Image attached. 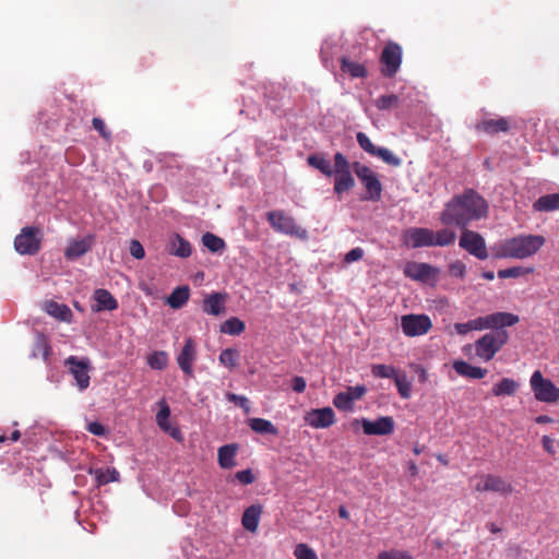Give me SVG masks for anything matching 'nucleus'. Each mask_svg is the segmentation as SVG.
Wrapping results in <instances>:
<instances>
[{
    "label": "nucleus",
    "instance_id": "obj_62",
    "mask_svg": "<svg viewBox=\"0 0 559 559\" xmlns=\"http://www.w3.org/2000/svg\"><path fill=\"white\" fill-rule=\"evenodd\" d=\"M382 100H383L382 105H388V106L394 105L399 102L397 96H395V95H390L388 97H383Z\"/></svg>",
    "mask_w": 559,
    "mask_h": 559
},
{
    "label": "nucleus",
    "instance_id": "obj_46",
    "mask_svg": "<svg viewBox=\"0 0 559 559\" xmlns=\"http://www.w3.org/2000/svg\"><path fill=\"white\" fill-rule=\"evenodd\" d=\"M333 405L340 411H352L354 404L352 402V397L347 395L345 392L337 393L333 399Z\"/></svg>",
    "mask_w": 559,
    "mask_h": 559
},
{
    "label": "nucleus",
    "instance_id": "obj_41",
    "mask_svg": "<svg viewBox=\"0 0 559 559\" xmlns=\"http://www.w3.org/2000/svg\"><path fill=\"white\" fill-rule=\"evenodd\" d=\"M202 243L212 252H219L225 248V241L212 233L202 236Z\"/></svg>",
    "mask_w": 559,
    "mask_h": 559
},
{
    "label": "nucleus",
    "instance_id": "obj_1",
    "mask_svg": "<svg viewBox=\"0 0 559 559\" xmlns=\"http://www.w3.org/2000/svg\"><path fill=\"white\" fill-rule=\"evenodd\" d=\"M487 214V201L474 189H465L444 204L439 221L444 227L455 226L462 230L467 228L471 222L486 217Z\"/></svg>",
    "mask_w": 559,
    "mask_h": 559
},
{
    "label": "nucleus",
    "instance_id": "obj_10",
    "mask_svg": "<svg viewBox=\"0 0 559 559\" xmlns=\"http://www.w3.org/2000/svg\"><path fill=\"white\" fill-rule=\"evenodd\" d=\"M381 73L386 78H392L399 71L402 63V47L392 40H389L380 56Z\"/></svg>",
    "mask_w": 559,
    "mask_h": 559
},
{
    "label": "nucleus",
    "instance_id": "obj_63",
    "mask_svg": "<svg viewBox=\"0 0 559 559\" xmlns=\"http://www.w3.org/2000/svg\"><path fill=\"white\" fill-rule=\"evenodd\" d=\"M338 515H340V518L345 519V520L349 519V512L344 506H341L338 508Z\"/></svg>",
    "mask_w": 559,
    "mask_h": 559
},
{
    "label": "nucleus",
    "instance_id": "obj_44",
    "mask_svg": "<svg viewBox=\"0 0 559 559\" xmlns=\"http://www.w3.org/2000/svg\"><path fill=\"white\" fill-rule=\"evenodd\" d=\"M373 156L379 157L390 166L397 167L401 165V158L394 155L389 148L385 147H377Z\"/></svg>",
    "mask_w": 559,
    "mask_h": 559
},
{
    "label": "nucleus",
    "instance_id": "obj_39",
    "mask_svg": "<svg viewBox=\"0 0 559 559\" xmlns=\"http://www.w3.org/2000/svg\"><path fill=\"white\" fill-rule=\"evenodd\" d=\"M147 365L155 370H163L168 365V355L164 350L154 352L147 356Z\"/></svg>",
    "mask_w": 559,
    "mask_h": 559
},
{
    "label": "nucleus",
    "instance_id": "obj_55",
    "mask_svg": "<svg viewBox=\"0 0 559 559\" xmlns=\"http://www.w3.org/2000/svg\"><path fill=\"white\" fill-rule=\"evenodd\" d=\"M92 123L94 129L97 130L104 139L108 140L110 138V132L107 130L103 119L93 118Z\"/></svg>",
    "mask_w": 559,
    "mask_h": 559
},
{
    "label": "nucleus",
    "instance_id": "obj_5",
    "mask_svg": "<svg viewBox=\"0 0 559 559\" xmlns=\"http://www.w3.org/2000/svg\"><path fill=\"white\" fill-rule=\"evenodd\" d=\"M353 165L344 154L337 152L334 155V192L342 195L344 192L352 190L355 186V179L352 175Z\"/></svg>",
    "mask_w": 559,
    "mask_h": 559
},
{
    "label": "nucleus",
    "instance_id": "obj_43",
    "mask_svg": "<svg viewBox=\"0 0 559 559\" xmlns=\"http://www.w3.org/2000/svg\"><path fill=\"white\" fill-rule=\"evenodd\" d=\"M239 353L234 348H226L219 354V362L225 367L233 369L237 366Z\"/></svg>",
    "mask_w": 559,
    "mask_h": 559
},
{
    "label": "nucleus",
    "instance_id": "obj_22",
    "mask_svg": "<svg viewBox=\"0 0 559 559\" xmlns=\"http://www.w3.org/2000/svg\"><path fill=\"white\" fill-rule=\"evenodd\" d=\"M93 242L94 237L91 235L83 239L70 240L68 247L66 248L64 257L68 260H75L88 252L92 249Z\"/></svg>",
    "mask_w": 559,
    "mask_h": 559
},
{
    "label": "nucleus",
    "instance_id": "obj_51",
    "mask_svg": "<svg viewBox=\"0 0 559 559\" xmlns=\"http://www.w3.org/2000/svg\"><path fill=\"white\" fill-rule=\"evenodd\" d=\"M129 249H130V254L138 260H141L145 257V250L139 240L132 239L130 241Z\"/></svg>",
    "mask_w": 559,
    "mask_h": 559
},
{
    "label": "nucleus",
    "instance_id": "obj_3",
    "mask_svg": "<svg viewBox=\"0 0 559 559\" xmlns=\"http://www.w3.org/2000/svg\"><path fill=\"white\" fill-rule=\"evenodd\" d=\"M406 246L417 249L421 247H449L456 240V233L448 227L437 231L426 227H412L403 234Z\"/></svg>",
    "mask_w": 559,
    "mask_h": 559
},
{
    "label": "nucleus",
    "instance_id": "obj_15",
    "mask_svg": "<svg viewBox=\"0 0 559 559\" xmlns=\"http://www.w3.org/2000/svg\"><path fill=\"white\" fill-rule=\"evenodd\" d=\"M69 370L75 379L78 388L83 391L88 388L91 377L88 374L90 360L88 358L79 359L75 356H70L66 360Z\"/></svg>",
    "mask_w": 559,
    "mask_h": 559
},
{
    "label": "nucleus",
    "instance_id": "obj_17",
    "mask_svg": "<svg viewBox=\"0 0 559 559\" xmlns=\"http://www.w3.org/2000/svg\"><path fill=\"white\" fill-rule=\"evenodd\" d=\"M437 267L424 262H408L404 267V275L419 282H428L438 275Z\"/></svg>",
    "mask_w": 559,
    "mask_h": 559
},
{
    "label": "nucleus",
    "instance_id": "obj_9",
    "mask_svg": "<svg viewBox=\"0 0 559 559\" xmlns=\"http://www.w3.org/2000/svg\"><path fill=\"white\" fill-rule=\"evenodd\" d=\"M266 217L272 228L278 233L297 236L299 238H305L307 236L306 229L299 227L295 219L284 211H271L266 214Z\"/></svg>",
    "mask_w": 559,
    "mask_h": 559
},
{
    "label": "nucleus",
    "instance_id": "obj_21",
    "mask_svg": "<svg viewBox=\"0 0 559 559\" xmlns=\"http://www.w3.org/2000/svg\"><path fill=\"white\" fill-rule=\"evenodd\" d=\"M226 300H227L226 293L214 292V293L207 295L203 299L202 310L205 313L211 314V316H215V317L221 316V314L225 313Z\"/></svg>",
    "mask_w": 559,
    "mask_h": 559
},
{
    "label": "nucleus",
    "instance_id": "obj_42",
    "mask_svg": "<svg viewBox=\"0 0 559 559\" xmlns=\"http://www.w3.org/2000/svg\"><path fill=\"white\" fill-rule=\"evenodd\" d=\"M454 330L460 335H465L471 331H481V330H484L483 319H481V317H478V318L469 320L465 323H455Z\"/></svg>",
    "mask_w": 559,
    "mask_h": 559
},
{
    "label": "nucleus",
    "instance_id": "obj_47",
    "mask_svg": "<svg viewBox=\"0 0 559 559\" xmlns=\"http://www.w3.org/2000/svg\"><path fill=\"white\" fill-rule=\"evenodd\" d=\"M296 559H318L313 549L306 544H298L294 550Z\"/></svg>",
    "mask_w": 559,
    "mask_h": 559
},
{
    "label": "nucleus",
    "instance_id": "obj_26",
    "mask_svg": "<svg viewBox=\"0 0 559 559\" xmlns=\"http://www.w3.org/2000/svg\"><path fill=\"white\" fill-rule=\"evenodd\" d=\"M262 514V507L260 504H252L248 507L241 518V524L242 526L251 532L254 533L258 530L260 516Z\"/></svg>",
    "mask_w": 559,
    "mask_h": 559
},
{
    "label": "nucleus",
    "instance_id": "obj_49",
    "mask_svg": "<svg viewBox=\"0 0 559 559\" xmlns=\"http://www.w3.org/2000/svg\"><path fill=\"white\" fill-rule=\"evenodd\" d=\"M226 399L241 407L246 413L250 412L249 400L246 396L228 392Z\"/></svg>",
    "mask_w": 559,
    "mask_h": 559
},
{
    "label": "nucleus",
    "instance_id": "obj_59",
    "mask_svg": "<svg viewBox=\"0 0 559 559\" xmlns=\"http://www.w3.org/2000/svg\"><path fill=\"white\" fill-rule=\"evenodd\" d=\"M307 382L305 378L296 376L292 379V389L297 393H302L306 390Z\"/></svg>",
    "mask_w": 559,
    "mask_h": 559
},
{
    "label": "nucleus",
    "instance_id": "obj_37",
    "mask_svg": "<svg viewBox=\"0 0 559 559\" xmlns=\"http://www.w3.org/2000/svg\"><path fill=\"white\" fill-rule=\"evenodd\" d=\"M245 329L246 325L243 321L236 317L227 319L221 325V332L228 335H239L245 331Z\"/></svg>",
    "mask_w": 559,
    "mask_h": 559
},
{
    "label": "nucleus",
    "instance_id": "obj_45",
    "mask_svg": "<svg viewBox=\"0 0 559 559\" xmlns=\"http://www.w3.org/2000/svg\"><path fill=\"white\" fill-rule=\"evenodd\" d=\"M532 269H524L522 266H513L504 270L498 271V277L499 278H515L520 277L522 275L531 273Z\"/></svg>",
    "mask_w": 559,
    "mask_h": 559
},
{
    "label": "nucleus",
    "instance_id": "obj_53",
    "mask_svg": "<svg viewBox=\"0 0 559 559\" xmlns=\"http://www.w3.org/2000/svg\"><path fill=\"white\" fill-rule=\"evenodd\" d=\"M367 390L364 385H356V386H348L345 393L352 397V402L356 400H360L365 394Z\"/></svg>",
    "mask_w": 559,
    "mask_h": 559
},
{
    "label": "nucleus",
    "instance_id": "obj_7",
    "mask_svg": "<svg viewBox=\"0 0 559 559\" xmlns=\"http://www.w3.org/2000/svg\"><path fill=\"white\" fill-rule=\"evenodd\" d=\"M41 233L40 228L26 226L14 239V248L20 254L34 255L40 250Z\"/></svg>",
    "mask_w": 559,
    "mask_h": 559
},
{
    "label": "nucleus",
    "instance_id": "obj_60",
    "mask_svg": "<svg viewBox=\"0 0 559 559\" xmlns=\"http://www.w3.org/2000/svg\"><path fill=\"white\" fill-rule=\"evenodd\" d=\"M543 447L548 453L555 452L554 451V440L548 436L543 437Z\"/></svg>",
    "mask_w": 559,
    "mask_h": 559
},
{
    "label": "nucleus",
    "instance_id": "obj_23",
    "mask_svg": "<svg viewBox=\"0 0 559 559\" xmlns=\"http://www.w3.org/2000/svg\"><path fill=\"white\" fill-rule=\"evenodd\" d=\"M95 305L92 306L93 311L99 312L104 310L112 311L118 308V301L110 292L98 288L94 292Z\"/></svg>",
    "mask_w": 559,
    "mask_h": 559
},
{
    "label": "nucleus",
    "instance_id": "obj_64",
    "mask_svg": "<svg viewBox=\"0 0 559 559\" xmlns=\"http://www.w3.org/2000/svg\"><path fill=\"white\" fill-rule=\"evenodd\" d=\"M174 439L176 440H181V433L179 431V429L177 428H171L170 427V430L167 431Z\"/></svg>",
    "mask_w": 559,
    "mask_h": 559
},
{
    "label": "nucleus",
    "instance_id": "obj_11",
    "mask_svg": "<svg viewBox=\"0 0 559 559\" xmlns=\"http://www.w3.org/2000/svg\"><path fill=\"white\" fill-rule=\"evenodd\" d=\"M352 427L356 429L361 426L364 433L368 436H388L394 431L395 423L391 416H382L371 421L367 418L354 419Z\"/></svg>",
    "mask_w": 559,
    "mask_h": 559
},
{
    "label": "nucleus",
    "instance_id": "obj_24",
    "mask_svg": "<svg viewBox=\"0 0 559 559\" xmlns=\"http://www.w3.org/2000/svg\"><path fill=\"white\" fill-rule=\"evenodd\" d=\"M452 366L454 371L464 378L483 379L487 374V369L473 366L465 360H455Z\"/></svg>",
    "mask_w": 559,
    "mask_h": 559
},
{
    "label": "nucleus",
    "instance_id": "obj_36",
    "mask_svg": "<svg viewBox=\"0 0 559 559\" xmlns=\"http://www.w3.org/2000/svg\"><path fill=\"white\" fill-rule=\"evenodd\" d=\"M159 411L156 414V424L163 431L170 430L169 417L170 408L167 402L163 399L158 402Z\"/></svg>",
    "mask_w": 559,
    "mask_h": 559
},
{
    "label": "nucleus",
    "instance_id": "obj_20",
    "mask_svg": "<svg viewBox=\"0 0 559 559\" xmlns=\"http://www.w3.org/2000/svg\"><path fill=\"white\" fill-rule=\"evenodd\" d=\"M197 358L195 343L191 337H188L185 345L177 357L179 368L187 376L193 374V362Z\"/></svg>",
    "mask_w": 559,
    "mask_h": 559
},
{
    "label": "nucleus",
    "instance_id": "obj_27",
    "mask_svg": "<svg viewBox=\"0 0 559 559\" xmlns=\"http://www.w3.org/2000/svg\"><path fill=\"white\" fill-rule=\"evenodd\" d=\"M238 451V444L230 443L223 445L218 449V464L222 468H233L236 466V454Z\"/></svg>",
    "mask_w": 559,
    "mask_h": 559
},
{
    "label": "nucleus",
    "instance_id": "obj_48",
    "mask_svg": "<svg viewBox=\"0 0 559 559\" xmlns=\"http://www.w3.org/2000/svg\"><path fill=\"white\" fill-rule=\"evenodd\" d=\"M359 146L370 155H374L377 146L370 141V139L364 132H358L356 135Z\"/></svg>",
    "mask_w": 559,
    "mask_h": 559
},
{
    "label": "nucleus",
    "instance_id": "obj_40",
    "mask_svg": "<svg viewBox=\"0 0 559 559\" xmlns=\"http://www.w3.org/2000/svg\"><path fill=\"white\" fill-rule=\"evenodd\" d=\"M397 370L393 366L384 364H376L371 366V373L374 378L379 379H394Z\"/></svg>",
    "mask_w": 559,
    "mask_h": 559
},
{
    "label": "nucleus",
    "instance_id": "obj_29",
    "mask_svg": "<svg viewBox=\"0 0 559 559\" xmlns=\"http://www.w3.org/2000/svg\"><path fill=\"white\" fill-rule=\"evenodd\" d=\"M189 297V286H179L171 292V294L167 297L166 302L173 309H180L187 304Z\"/></svg>",
    "mask_w": 559,
    "mask_h": 559
},
{
    "label": "nucleus",
    "instance_id": "obj_30",
    "mask_svg": "<svg viewBox=\"0 0 559 559\" xmlns=\"http://www.w3.org/2000/svg\"><path fill=\"white\" fill-rule=\"evenodd\" d=\"M536 212H552L559 210V193H550L538 198L533 203Z\"/></svg>",
    "mask_w": 559,
    "mask_h": 559
},
{
    "label": "nucleus",
    "instance_id": "obj_4",
    "mask_svg": "<svg viewBox=\"0 0 559 559\" xmlns=\"http://www.w3.org/2000/svg\"><path fill=\"white\" fill-rule=\"evenodd\" d=\"M509 333L506 330L491 331L479 337L475 344V354L483 361H490L508 343Z\"/></svg>",
    "mask_w": 559,
    "mask_h": 559
},
{
    "label": "nucleus",
    "instance_id": "obj_54",
    "mask_svg": "<svg viewBox=\"0 0 559 559\" xmlns=\"http://www.w3.org/2000/svg\"><path fill=\"white\" fill-rule=\"evenodd\" d=\"M449 271H450V274L452 276H456V277L463 278L465 276V273H466V266H465V264L463 262L455 261V262L450 264Z\"/></svg>",
    "mask_w": 559,
    "mask_h": 559
},
{
    "label": "nucleus",
    "instance_id": "obj_12",
    "mask_svg": "<svg viewBox=\"0 0 559 559\" xmlns=\"http://www.w3.org/2000/svg\"><path fill=\"white\" fill-rule=\"evenodd\" d=\"M514 490L513 485L501 476L495 474H485L478 478L475 485L477 492H495L501 496H508Z\"/></svg>",
    "mask_w": 559,
    "mask_h": 559
},
{
    "label": "nucleus",
    "instance_id": "obj_35",
    "mask_svg": "<svg viewBox=\"0 0 559 559\" xmlns=\"http://www.w3.org/2000/svg\"><path fill=\"white\" fill-rule=\"evenodd\" d=\"M249 426L257 433L273 436L278 433V429L270 420L264 418H251Z\"/></svg>",
    "mask_w": 559,
    "mask_h": 559
},
{
    "label": "nucleus",
    "instance_id": "obj_33",
    "mask_svg": "<svg viewBox=\"0 0 559 559\" xmlns=\"http://www.w3.org/2000/svg\"><path fill=\"white\" fill-rule=\"evenodd\" d=\"M307 162L313 168L320 170L324 176H333L334 167H332L329 159L320 154H311L308 156Z\"/></svg>",
    "mask_w": 559,
    "mask_h": 559
},
{
    "label": "nucleus",
    "instance_id": "obj_50",
    "mask_svg": "<svg viewBox=\"0 0 559 559\" xmlns=\"http://www.w3.org/2000/svg\"><path fill=\"white\" fill-rule=\"evenodd\" d=\"M378 559H413V557L407 551L390 550L381 551L378 555Z\"/></svg>",
    "mask_w": 559,
    "mask_h": 559
},
{
    "label": "nucleus",
    "instance_id": "obj_34",
    "mask_svg": "<svg viewBox=\"0 0 559 559\" xmlns=\"http://www.w3.org/2000/svg\"><path fill=\"white\" fill-rule=\"evenodd\" d=\"M341 70L352 78H365L367 75V69L364 64L352 61L346 57L341 59Z\"/></svg>",
    "mask_w": 559,
    "mask_h": 559
},
{
    "label": "nucleus",
    "instance_id": "obj_25",
    "mask_svg": "<svg viewBox=\"0 0 559 559\" xmlns=\"http://www.w3.org/2000/svg\"><path fill=\"white\" fill-rule=\"evenodd\" d=\"M168 252L179 258H188L192 253V247L188 240L175 234L169 240Z\"/></svg>",
    "mask_w": 559,
    "mask_h": 559
},
{
    "label": "nucleus",
    "instance_id": "obj_19",
    "mask_svg": "<svg viewBox=\"0 0 559 559\" xmlns=\"http://www.w3.org/2000/svg\"><path fill=\"white\" fill-rule=\"evenodd\" d=\"M483 328L493 331L504 330L506 326H512L519 322V317L510 312H495L486 317H481Z\"/></svg>",
    "mask_w": 559,
    "mask_h": 559
},
{
    "label": "nucleus",
    "instance_id": "obj_2",
    "mask_svg": "<svg viewBox=\"0 0 559 559\" xmlns=\"http://www.w3.org/2000/svg\"><path fill=\"white\" fill-rule=\"evenodd\" d=\"M545 243L539 235H520L491 247L495 259H525L535 254Z\"/></svg>",
    "mask_w": 559,
    "mask_h": 559
},
{
    "label": "nucleus",
    "instance_id": "obj_56",
    "mask_svg": "<svg viewBox=\"0 0 559 559\" xmlns=\"http://www.w3.org/2000/svg\"><path fill=\"white\" fill-rule=\"evenodd\" d=\"M236 479H238L241 484L249 485L254 481V476L250 469L239 471L235 475Z\"/></svg>",
    "mask_w": 559,
    "mask_h": 559
},
{
    "label": "nucleus",
    "instance_id": "obj_32",
    "mask_svg": "<svg viewBox=\"0 0 559 559\" xmlns=\"http://www.w3.org/2000/svg\"><path fill=\"white\" fill-rule=\"evenodd\" d=\"M45 309L48 314L61 321L69 322L72 318V311L67 305L63 304H58L50 300L46 302Z\"/></svg>",
    "mask_w": 559,
    "mask_h": 559
},
{
    "label": "nucleus",
    "instance_id": "obj_58",
    "mask_svg": "<svg viewBox=\"0 0 559 559\" xmlns=\"http://www.w3.org/2000/svg\"><path fill=\"white\" fill-rule=\"evenodd\" d=\"M87 431L94 436L102 437L106 433V428L98 421H92L86 427Z\"/></svg>",
    "mask_w": 559,
    "mask_h": 559
},
{
    "label": "nucleus",
    "instance_id": "obj_18",
    "mask_svg": "<svg viewBox=\"0 0 559 559\" xmlns=\"http://www.w3.org/2000/svg\"><path fill=\"white\" fill-rule=\"evenodd\" d=\"M511 128L510 118H484L478 120L475 124V129L478 132H484L488 135H496L498 133H507Z\"/></svg>",
    "mask_w": 559,
    "mask_h": 559
},
{
    "label": "nucleus",
    "instance_id": "obj_16",
    "mask_svg": "<svg viewBox=\"0 0 559 559\" xmlns=\"http://www.w3.org/2000/svg\"><path fill=\"white\" fill-rule=\"evenodd\" d=\"M307 425L316 429L329 428L335 423V413L331 407L313 408L305 414Z\"/></svg>",
    "mask_w": 559,
    "mask_h": 559
},
{
    "label": "nucleus",
    "instance_id": "obj_38",
    "mask_svg": "<svg viewBox=\"0 0 559 559\" xmlns=\"http://www.w3.org/2000/svg\"><path fill=\"white\" fill-rule=\"evenodd\" d=\"M393 380L401 397L405 400L409 399L412 395V384L408 381L406 373L399 371Z\"/></svg>",
    "mask_w": 559,
    "mask_h": 559
},
{
    "label": "nucleus",
    "instance_id": "obj_6",
    "mask_svg": "<svg viewBox=\"0 0 559 559\" xmlns=\"http://www.w3.org/2000/svg\"><path fill=\"white\" fill-rule=\"evenodd\" d=\"M353 170L365 187L366 194L362 200L380 201L383 189L377 174L370 167L358 162L353 164Z\"/></svg>",
    "mask_w": 559,
    "mask_h": 559
},
{
    "label": "nucleus",
    "instance_id": "obj_52",
    "mask_svg": "<svg viewBox=\"0 0 559 559\" xmlns=\"http://www.w3.org/2000/svg\"><path fill=\"white\" fill-rule=\"evenodd\" d=\"M364 253L365 252L360 247L353 248L345 254L344 262L349 264L359 261L360 259H362Z\"/></svg>",
    "mask_w": 559,
    "mask_h": 559
},
{
    "label": "nucleus",
    "instance_id": "obj_31",
    "mask_svg": "<svg viewBox=\"0 0 559 559\" xmlns=\"http://www.w3.org/2000/svg\"><path fill=\"white\" fill-rule=\"evenodd\" d=\"M520 388V383L511 378H502L498 383H496L491 393L493 396H503V395H514Z\"/></svg>",
    "mask_w": 559,
    "mask_h": 559
},
{
    "label": "nucleus",
    "instance_id": "obj_61",
    "mask_svg": "<svg viewBox=\"0 0 559 559\" xmlns=\"http://www.w3.org/2000/svg\"><path fill=\"white\" fill-rule=\"evenodd\" d=\"M415 372L418 374V379L421 383H425L427 381L428 373L423 367L415 366Z\"/></svg>",
    "mask_w": 559,
    "mask_h": 559
},
{
    "label": "nucleus",
    "instance_id": "obj_8",
    "mask_svg": "<svg viewBox=\"0 0 559 559\" xmlns=\"http://www.w3.org/2000/svg\"><path fill=\"white\" fill-rule=\"evenodd\" d=\"M530 384L537 401L549 404L558 402L559 389L551 380L544 378L539 370L533 372Z\"/></svg>",
    "mask_w": 559,
    "mask_h": 559
},
{
    "label": "nucleus",
    "instance_id": "obj_13",
    "mask_svg": "<svg viewBox=\"0 0 559 559\" xmlns=\"http://www.w3.org/2000/svg\"><path fill=\"white\" fill-rule=\"evenodd\" d=\"M459 246L479 260L488 258L486 241L477 231L462 229Z\"/></svg>",
    "mask_w": 559,
    "mask_h": 559
},
{
    "label": "nucleus",
    "instance_id": "obj_28",
    "mask_svg": "<svg viewBox=\"0 0 559 559\" xmlns=\"http://www.w3.org/2000/svg\"><path fill=\"white\" fill-rule=\"evenodd\" d=\"M88 473L94 475L97 486H105L109 483H115L120 480V474L116 468H90Z\"/></svg>",
    "mask_w": 559,
    "mask_h": 559
},
{
    "label": "nucleus",
    "instance_id": "obj_57",
    "mask_svg": "<svg viewBox=\"0 0 559 559\" xmlns=\"http://www.w3.org/2000/svg\"><path fill=\"white\" fill-rule=\"evenodd\" d=\"M38 354H41L43 357L46 359L49 354V346L46 344V342L43 338H39L36 342L35 349L33 350V356L36 357Z\"/></svg>",
    "mask_w": 559,
    "mask_h": 559
},
{
    "label": "nucleus",
    "instance_id": "obj_14",
    "mask_svg": "<svg viewBox=\"0 0 559 559\" xmlns=\"http://www.w3.org/2000/svg\"><path fill=\"white\" fill-rule=\"evenodd\" d=\"M401 328L406 336H420L431 330L432 322L427 314H406L401 318Z\"/></svg>",
    "mask_w": 559,
    "mask_h": 559
}]
</instances>
